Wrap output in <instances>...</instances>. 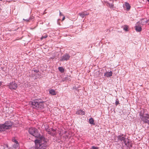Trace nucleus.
Returning <instances> with one entry per match:
<instances>
[{
	"instance_id": "1",
	"label": "nucleus",
	"mask_w": 149,
	"mask_h": 149,
	"mask_svg": "<svg viewBox=\"0 0 149 149\" xmlns=\"http://www.w3.org/2000/svg\"><path fill=\"white\" fill-rule=\"evenodd\" d=\"M35 149H46L47 145L43 137L41 136L35 141Z\"/></svg>"
},
{
	"instance_id": "2",
	"label": "nucleus",
	"mask_w": 149,
	"mask_h": 149,
	"mask_svg": "<svg viewBox=\"0 0 149 149\" xmlns=\"http://www.w3.org/2000/svg\"><path fill=\"white\" fill-rule=\"evenodd\" d=\"M30 104H31L33 108L36 109H42L44 108V102H40L38 100H36L33 102L30 101Z\"/></svg>"
},
{
	"instance_id": "3",
	"label": "nucleus",
	"mask_w": 149,
	"mask_h": 149,
	"mask_svg": "<svg viewBox=\"0 0 149 149\" xmlns=\"http://www.w3.org/2000/svg\"><path fill=\"white\" fill-rule=\"evenodd\" d=\"M37 130L35 128L31 127L29 128V133L31 135L38 138L40 136V134L38 133Z\"/></svg>"
},
{
	"instance_id": "4",
	"label": "nucleus",
	"mask_w": 149,
	"mask_h": 149,
	"mask_svg": "<svg viewBox=\"0 0 149 149\" xmlns=\"http://www.w3.org/2000/svg\"><path fill=\"white\" fill-rule=\"evenodd\" d=\"M117 139L123 142H123L125 145L128 146V143L129 142L128 141H127V139H126L125 137L123 136V135L118 136Z\"/></svg>"
},
{
	"instance_id": "5",
	"label": "nucleus",
	"mask_w": 149,
	"mask_h": 149,
	"mask_svg": "<svg viewBox=\"0 0 149 149\" xmlns=\"http://www.w3.org/2000/svg\"><path fill=\"white\" fill-rule=\"evenodd\" d=\"M8 86L11 90H16L17 87V85L15 82H13L10 83Z\"/></svg>"
},
{
	"instance_id": "6",
	"label": "nucleus",
	"mask_w": 149,
	"mask_h": 149,
	"mask_svg": "<svg viewBox=\"0 0 149 149\" xmlns=\"http://www.w3.org/2000/svg\"><path fill=\"white\" fill-rule=\"evenodd\" d=\"M149 119V115L148 114H144V116L143 117H141V120L143 121L144 123H146L148 121Z\"/></svg>"
},
{
	"instance_id": "7",
	"label": "nucleus",
	"mask_w": 149,
	"mask_h": 149,
	"mask_svg": "<svg viewBox=\"0 0 149 149\" xmlns=\"http://www.w3.org/2000/svg\"><path fill=\"white\" fill-rule=\"evenodd\" d=\"M3 124L6 130L9 129L12 125V123L10 121L6 122Z\"/></svg>"
},
{
	"instance_id": "8",
	"label": "nucleus",
	"mask_w": 149,
	"mask_h": 149,
	"mask_svg": "<svg viewBox=\"0 0 149 149\" xmlns=\"http://www.w3.org/2000/svg\"><path fill=\"white\" fill-rule=\"evenodd\" d=\"M140 22H137L135 26V29L137 32H140L142 30L141 27V26L139 25Z\"/></svg>"
},
{
	"instance_id": "9",
	"label": "nucleus",
	"mask_w": 149,
	"mask_h": 149,
	"mask_svg": "<svg viewBox=\"0 0 149 149\" xmlns=\"http://www.w3.org/2000/svg\"><path fill=\"white\" fill-rule=\"evenodd\" d=\"M70 56L67 54H65L61 58V60L62 61H67L69 59Z\"/></svg>"
},
{
	"instance_id": "10",
	"label": "nucleus",
	"mask_w": 149,
	"mask_h": 149,
	"mask_svg": "<svg viewBox=\"0 0 149 149\" xmlns=\"http://www.w3.org/2000/svg\"><path fill=\"white\" fill-rule=\"evenodd\" d=\"M76 114L78 115H84L85 114V112L81 110H79L76 112Z\"/></svg>"
},
{
	"instance_id": "11",
	"label": "nucleus",
	"mask_w": 149,
	"mask_h": 149,
	"mask_svg": "<svg viewBox=\"0 0 149 149\" xmlns=\"http://www.w3.org/2000/svg\"><path fill=\"white\" fill-rule=\"evenodd\" d=\"M112 72L111 71L107 72L104 74V76H106L107 77H110L112 76Z\"/></svg>"
},
{
	"instance_id": "12",
	"label": "nucleus",
	"mask_w": 149,
	"mask_h": 149,
	"mask_svg": "<svg viewBox=\"0 0 149 149\" xmlns=\"http://www.w3.org/2000/svg\"><path fill=\"white\" fill-rule=\"evenodd\" d=\"M6 130L3 124H0V132L4 131Z\"/></svg>"
},
{
	"instance_id": "13",
	"label": "nucleus",
	"mask_w": 149,
	"mask_h": 149,
	"mask_svg": "<svg viewBox=\"0 0 149 149\" xmlns=\"http://www.w3.org/2000/svg\"><path fill=\"white\" fill-rule=\"evenodd\" d=\"M125 5L126 6L127 10H130L131 6L129 3L127 2L125 3Z\"/></svg>"
},
{
	"instance_id": "14",
	"label": "nucleus",
	"mask_w": 149,
	"mask_h": 149,
	"mask_svg": "<svg viewBox=\"0 0 149 149\" xmlns=\"http://www.w3.org/2000/svg\"><path fill=\"white\" fill-rule=\"evenodd\" d=\"M49 92L50 94L54 95H55L56 94L55 91L53 89L50 90L49 91Z\"/></svg>"
},
{
	"instance_id": "15",
	"label": "nucleus",
	"mask_w": 149,
	"mask_h": 149,
	"mask_svg": "<svg viewBox=\"0 0 149 149\" xmlns=\"http://www.w3.org/2000/svg\"><path fill=\"white\" fill-rule=\"evenodd\" d=\"M89 123L91 124H95L94 123V120L92 118H91L89 120Z\"/></svg>"
},
{
	"instance_id": "16",
	"label": "nucleus",
	"mask_w": 149,
	"mask_h": 149,
	"mask_svg": "<svg viewBox=\"0 0 149 149\" xmlns=\"http://www.w3.org/2000/svg\"><path fill=\"white\" fill-rule=\"evenodd\" d=\"M58 70L59 71L61 72L62 73H63L64 71V69L62 67H60L58 68Z\"/></svg>"
},
{
	"instance_id": "17",
	"label": "nucleus",
	"mask_w": 149,
	"mask_h": 149,
	"mask_svg": "<svg viewBox=\"0 0 149 149\" xmlns=\"http://www.w3.org/2000/svg\"><path fill=\"white\" fill-rule=\"evenodd\" d=\"M79 15L82 18H84L85 15V13L84 12H82L81 13L79 14Z\"/></svg>"
},
{
	"instance_id": "18",
	"label": "nucleus",
	"mask_w": 149,
	"mask_h": 149,
	"mask_svg": "<svg viewBox=\"0 0 149 149\" xmlns=\"http://www.w3.org/2000/svg\"><path fill=\"white\" fill-rule=\"evenodd\" d=\"M13 141L15 143H16V146H15V148H16L19 145L18 141L15 139H13Z\"/></svg>"
},
{
	"instance_id": "19",
	"label": "nucleus",
	"mask_w": 149,
	"mask_h": 149,
	"mask_svg": "<svg viewBox=\"0 0 149 149\" xmlns=\"http://www.w3.org/2000/svg\"><path fill=\"white\" fill-rule=\"evenodd\" d=\"M144 112H142V111H141L140 113V118L141 119V117H143L144 116Z\"/></svg>"
},
{
	"instance_id": "20",
	"label": "nucleus",
	"mask_w": 149,
	"mask_h": 149,
	"mask_svg": "<svg viewBox=\"0 0 149 149\" xmlns=\"http://www.w3.org/2000/svg\"><path fill=\"white\" fill-rule=\"evenodd\" d=\"M147 22V21H146L144 19H143L142 20L141 23V24H142V25H143L145 23H146Z\"/></svg>"
},
{
	"instance_id": "21",
	"label": "nucleus",
	"mask_w": 149,
	"mask_h": 149,
	"mask_svg": "<svg viewBox=\"0 0 149 149\" xmlns=\"http://www.w3.org/2000/svg\"><path fill=\"white\" fill-rule=\"evenodd\" d=\"M48 36L47 35L45 34L40 39L41 40H42L43 39L45 38H47V37Z\"/></svg>"
},
{
	"instance_id": "22",
	"label": "nucleus",
	"mask_w": 149,
	"mask_h": 149,
	"mask_svg": "<svg viewBox=\"0 0 149 149\" xmlns=\"http://www.w3.org/2000/svg\"><path fill=\"white\" fill-rule=\"evenodd\" d=\"M128 28V26L127 25H125V26L123 28L124 30L125 31H127V29Z\"/></svg>"
},
{
	"instance_id": "23",
	"label": "nucleus",
	"mask_w": 149,
	"mask_h": 149,
	"mask_svg": "<svg viewBox=\"0 0 149 149\" xmlns=\"http://www.w3.org/2000/svg\"><path fill=\"white\" fill-rule=\"evenodd\" d=\"M4 149H10L8 147V146L7 144H5L4 146Z\"/></svg>"
},
{
	"instance_id": "24",
	"label": "nucleus",
	"mask_w": 149,
	"mask_h": 149,
	"mask_svg": "<svg viewBox=\"0 0 149 149\" xmlns=\"http://www.w3.org/2000/svg\"><path fill=\"white\" fill-rule=\"evenodd\" d=\"M119 104V101L118 99H116V104L117 105Z\"/></svg>"
},
{
	"instance_id": "25",
	"label": "nucleus",
	"mask_w": 149,
	"mask_h": 149,
	"mask_svg": "<svg viewBox=\"0 0 149 149\" xmlns=\"http://www.w3.org/2000/svg\"><path fill=\"white\" fill-rule=\"evenodd\" d=\"M113 4H109V6L111 8H113Z\"/></svg>"
},
{
	"instance_id": "26",
	"label": "nucleus",
	"mask_w": 149,
	"mask_h": 149,
	"mask_svg": "<svg viewBox=\"0 0 149 149\" xmlns=\"http://www.w3.org/2000/svg\"><path fill=\"white\" fill-rule=\"evenodd\" d=\"M92 149H98V148L94 146H93L92 147Z\"/></svg>"
},
{
	"instance_id": "27",
	"label": "nucleus",
	"mask_w": 149,
	"mask_h": 149,
	"mask_svg": "<svg viewBox=\"0 0 149 149\" xmlns=\"http://www.w3.org/2000/svg\"><path fill=\"white\" fill-rule=\"evenodd\" d=\"M118 136H115V137H114V139H115V140H116L117 138V137H118Z\"/></svg>"
},
{
	"instance_id": "28",
	"label": "nucleus",
	"mask_w": 149,
	"mask_h": 149,
	"mask_svg": "<svg viewBox=\"0 0 149 149\" xmlns=\"http://www.w3.org/2000/svg\"><path fill=\"white\" fill-rule=\"evenodd\" d=\"M60 16H63V14L60 11Z\"/></svg>"
},
{
	"instance_id": "29",
	"label": "nucleus",
	"mask_w": 149,
	"mask_h": 149,
	"mask_svg": "<svg viewBox=\"0 0 149 149\" xmlns=\"http://www.w3.org/2000/svg\"><path fill=\"white\" fill-rule=\"evenodd\" d=\"M65 19V17L64 16L63 17V18L62 19V21H63Z\"/></svg>"
},
{
	"instance_id": "30",
	"label": "nucleus",
	"mask_w": 149,
	"mask_h": 149,
	"mask_svg": "<svg viewBox=\"0 0 149 149\" xmlns=\"http://www.w3.org/2000/svg\"><path fill=\"white\" fill-rule=\"evenodd\" d=\"M146 123L148 124L149 125V120Z\"/></svg>"
},
{
	"instance_id": "31",
	"label": "nucleus",
	"mask_w": 149,
	"mask_h": 149,
	"mask_svg": "<svg viewBox=\"0 0 149 149\" xmlns=\"http://www.w3.org/2000/svg\"><path fill=\"white\" fill-rule=\"evenodd\" d=\"M2 82L0 81V86H1L2 84Z\"/></svg>"
},
{
	"instance_id": "32",
	"label": "nucleus",
	"mask_w": 149,
	"mask_h": 149,
	"mask_svg": "<svg viewBox=\"0 0 149 149\" xmlns=\"http://www.w3.org/2000/svg\"><path fill=\"white\" fill-rule=\"evenodd\" d=\"M88 14H89V13L86 14H85V15H88Z\"/></svg>"
},
{
	"instance_id": "33",
	"label": "nucleus",
	"mask_w": 149,
	"mask_h": 149,
	"mask_svg": "<svg viewBox=\"0 0 149 149\" xmlns=\"http://www.w3.org/2000/svg\"><path fill=\"white\" fill-rule=\"evenodd\" d=\"M147 1L149 2V0H147Z\"/></svg>"
},
{
	"instance_id": "34",
	"label": "nucleus",
	"mask_w": 149,
	"mask_h": 149,
	"mask_svg": "<svg viewBox=\"0 0 149 149\" xmlns=\"http://www.w3.org/2000/svg\"><path fill=\"white\" fill-rule=\"evenodd\" d=\"M2 0H0V1H2Z\"/></svg>"
}]
</instances>
